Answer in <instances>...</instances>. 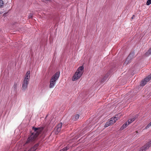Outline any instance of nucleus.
<instances>
[{
  "mask_svg": "<svg viewBox=\"0 0 151 151\" xmlns=\"http://www.w3.org/2000/svg\"><path fill=\"white\" fill-rule=\"evenodd\" d=\"M43 127L36 128L32 127L34 132L28 138L26 143H29L36 141L37 139L38 136L41 133L43 130Z\"/></svg>",
  "mask_w": 151,
  "mask_h": 151,
  "instance_id": "1",
  "label": "nucleus"
},
{
  "mask_svg": "<svg viewBox=\"0 0 151 151\" xmlns=\"http://www.w3.org/2000/svg\"><path fill=\"white\" fill-rule=\"evenodd\" d=\"M30 76V72L29 71H28L27 72L22 82V90L24 91L27 88Z\"/></svg>",
  "mask_w": 151,
  "mask_h": 151,
  "instance_id": "2",
  "label": "nucleus"
},
{
  "mask_svg": "<svg viewBox=\"0 0 151 151\" xmlns=\"http://www.w3.org/2000/svg\"><path fill=\"white\" fill-rule=\"evenodd\" d=\"M83 69L84 68L83 66L79 67L72 77V80L76 81L80 78L83 73Z\"/></svg>",
  "mask_w": 151,
  "mask_h": 151,
  "instance_id": "3",
  "label": "nucleus"
},
{
  "mask_svg": "<svg viewBox=\"0 0 151 151\" xmlns=\"http://www.w3.org/2000/svg\"><path fill=\"white\" fill-rule=\"evenodd\" d=\"M60 74L59 72H57L52 77L50 81V84L49 85L50 88H52L54 87L56 81L59 77Z\"/></svg>",
  "mask_w": 151,
  "mask_h": 151,
  "instance_id": "4",
  "label": "nucleus"
},
{
  "mask_svg": "<svg viewBox=\"0 0 151 151\" xmlns=\"http://www.w3.org/2000/svg\"><path fill=\"white\" fill-rule=\"evenodd\" d=\"M121 115V114H120L119 115H116L114 117H112L110 119V121L109 122H106V124L105 125V127H107L111 124L114 123L116 121L118 120V116Z\"/></svg>",
  "mask_w": 151,
  "mask_h": 151,
  "instance_id": "5",
  "label": "nucleus"
},
{
  "mask_svg": "<svg viewBox=\"0 0 151 151\" xmlns=\"http://www.w3.org/2000/svg\"><path fill=\"white\" fill-rule=\"evenodd\" d=\"M151 79V74L145 78L140 83V85L142 86H145L147 83L150 81Z\"/></svg>",
  "mask_w": 151,
  "mask_h": 151,
  "instance_id": "6",
  "label": "nucleus"
},
{
  "mask_svg": "<svg viewBox=\"0 0 151 151\" xmlns=\"http://www.w3.org/2000/svg\"><path fill=\"white\" fill-rule=\"evenodd\" d=\"M62 126V124L61 123L59 124L57 126L55 129V132L56 134H58L60 131Z\"/></svg>",
  "mask_w": 151,
  "mask_h": 151,
  "instance_id": "7",
  "label": "nucleus"
},
{
  "mask_svg": "<svg viewBox=\"0 0 151 151\" xmlns=\"http://www.w3.org/2000/svg\"><path fill=\"white\" fill-rule=\"evenodd\" d=\"M133 54H130L127 58L126 59L124 63L125 65H127L129 63L130 61L131 60L132 58Z\"/></svg>",
  "mask_w": 151,
  "mask_h": 151,
  "instance_id": "8",
  "label": "nucleus"
},
{
  "mask_svg": "<svg viewBox=\"0 0 151 151\" xmlns=\"http://www.w3.org/2000/svg\"><path fill=\"white\" fill-rule=\"evenodd\" d=\"M38 144H37L35 145L34 147H32L30 149H29L28 151H35V150L37 149V147L38 146Z\"/></svg>",
  "mask_w": 151,
  "mask_h": 151,
  "instance_id": "9",
  "label": "nucleus"
},
{
  "mask_svg": "<svg viewBox=\"0 0 151 151\" xmlns=\"http://www.w3.org/2000/svg\"><path fill=\"white\" fill-rule=\"evenodd\" d=\"M128 125V124H127V122H126L121 127L120 129H122V130L124 129L125 128L127 127Z\"/></svg>",
  "mask_w": 151,
  "mask_h": 151,
  "instance_id": "10",
  "label": "nucleus"
},
{
  "mask_svg": "<svg viewBox=\"0 0 151 151\" xmlns=\"http://www.w3.org/2000/svg\"><path fill=\"white\" fill-rule=\"evenodd\" d=\"M79 116V115L78 114H76L73 116V119L74 120H76L78 119Z\"/></svg>",
  "mask_w": 151,
  "mask_h": 151,
  "instance_id": "11",
  "label": "nucleus"
},
{
  "mask_svg": "<svg viewBox=\"0 0 151 151\" xmlns=\"http://www.w3.org/2000/svg\"><path fill=\"white\" fill-rule=\"evenodd\" d=\"M4 3L3 0H0V8H2L4 5Z\"/></svg>",
  "mask_w": 151,
  "mask_h": 151,
  "instance_id": "12",
  "label": "nucleus"
},
{
  "mask_svg": "<svg viewBox=\"0 0 151 151\" xmlns=\"http://www.w3.org/2000/svg\"><path fill=\"white\" fill-rule=\"evenodd\" d=\"M68 149V148L67 147H65L60 150L59 151H66Z\"/></svg>",
  "mask_w": 151,
  "mask_h": 151,
  "instance_id": "13",
  "label": "nucleus"
},
{
  "mask_svg": "<svg viewBox=\"0 0 151 151\" xmlns=\"http://www.w3.org/2000/svg\"><path fill=\"white\" fill-rule=\"evenodd\" d=\"M151 4V0H148L146 4L149 5Z\"/></svg>",
  "mask_w": 151,
  "mask_h": 151,
  "instance_id": "14",
  "label": "nucleus"
},
{
  "mask_svg": "<svg viewBox=\"0 0 151 151\" xmlns=\"http://www.w3.org/2000/svg\"><path fill=\"white\" fill-rule=\"evenodd\" d=\"M151 126V122L146 127V129H147Z\"/></svg>",
  "mask_w": 151,
  "mask_h": 151,
  "instance_id": "15",
  "label": "nucleus"
},
{
  "mask_svg": "<svg viewBox=\"0 0 151 151\" xmlns=\"http://www.w3.org/2000/svg\"><path fill=\"white\" fill-rule=\"evenodd\" d=\"M32 16H33V14H29V15L28 16V17L29 18H32Z\"/></svg>",
  "mask_w": 151,
  "mask_h": 151,
  "instance_id": "16",
  "label": "nucleus"
},
{
  "mask_svg": "<svg viewBox=\"0 0 151 151\" xmlns=\"http://www.w3.org/2000/svg\"><path fill=\"white\" fill-rule=\"evenodd\" d=\"M135 118L134 117H133L131 119H130V121H131L132 122H133L135 120Z\"/></svg>",
  "mask_w": 151,
  "mask_h": 151,
  "instance_id": "17",
  "label": "nucleus"
},
{
  "mask_svg": "<svg viewBox=\"0 0 151 151\" xmlns=\"http://www.w3.org/2000/svg\"><path fill=\"white\" fill-rule=\"evenodd\" d=\"M135 118L134 117H133L131 119H130V121H131L132 122H133L135 120Z\"/></svg>",
  "mask_w": 151,
  "mask_h": 151,
  "instance_id": "18",
  "label": "nucleus"
},
{
  "mask_svg": "<svg viewBox=\"0 0 151 151\" xmlns=\"http://www.w3.org/2000/svg\"><path fill=\"white\" fill-rule=\"evenodd\" d=\"M147 53H148L149 55L150 54H151V48L148 50L147 52Z\"/></svg>",
  "mask_w": 151,
  "mask_h": 151,
  "instance_id": "19",
  "label": "nucleus"
},
{
  "mask_svg": "<svg viewBox=\"0 0 151 151\" xmlns=\"http://www.w3.org/2000/svg\"><path fill=\"white\" fill-rule=\"evenodd\" d=\"M17 84H15L14 86H13V88L14 89H16L17 88Z\"/></svg>",
  "mask_w": 151,
  "mask_h": 151,
  "instance_id": "20",
  "label": "nucleus"
},
{
  "mask_svg": "<svg viewBox=\"0 0 151 151\" xmlns=\"http://www.w3.org/2000/svg\"><path fill=\"white\" fill-rule=\"evenodd\" d=\"M127 124L128 125L129 124H130L132 122H131V121H130V119H129L127 121Z\"/></svg>",
  "mask_w": 151,
  "mask_h": 151,
  "instance_id": "21",
  "label": "nucleus"
},
{
  "mask_svg": "<svg viewBox=\"0 0 151 151\" xmlns=\"http://www.w3.org/2000/svg\"><path fill=\"white\" fill-rule=\"evenodd\" d=\"M134 16L133 15L132 16V19H133L134 18Z\"/></svg>",
  "mask_w": 151,
  "mask_h": 151,
  "instance_id": "22",
  "label": "nucleus"
},
{
  "mask_svg": "<svg viewBox=\"0 0 151 151\" xmlns=\"http://www.w3.org/2000/svg\"><path fill=\"white\" fill-rule=\"evenodd\" d=\"M108 74H106V76H105L104 78H105L106 77V76H108Z\"/></svg>",
  "mask_w": 151,
  "mask_h": 151,
  "instance_id": "23",
  "label": "nucleus"
}]
</instances>
